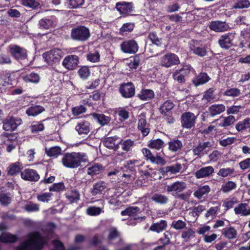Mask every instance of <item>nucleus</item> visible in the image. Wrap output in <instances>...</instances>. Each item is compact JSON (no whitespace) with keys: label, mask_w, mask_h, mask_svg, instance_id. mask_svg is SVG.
Wrapping results in <instances>:
<instances>
[{"label":"nucleus","mask_w":250,"mask_h":250,"mask_svg":"<svg viewBox=\"0 0 250 250\" xmlns=\"http://www.w3.org/2000/svg\"><path fill=\"white\" fill-rule=\"evenodd\" d=\"M87 161L86 154L82 152H67L63 154L61 162L62 165L69 168H76L81 166L82 163Z\"/></svg>","instance_id":"nucleus-1"},{"label":"nucleus","mask_w":250,"mask_h":250,"mask_svg":"<svg viewBox=\"0 0 250 250\" xmlns=\"http://www.w3.org/2000/svg\"><path fill=\"white\" fill-rule=\"evenodd\" d=\"M29 238L17 247V250H42L45 244L44 238L39 231L30 233Z\"/></svg>","instance_id":"nucleus-2"},{"label":"nucleus","mask_w":250,"mask_h":250,"mask_svg":"<svg viewBox=\"0 0 250 250\" xmlns=\"http://www.w3.org/2000/svg\"><path fill=\"white\" fill-rule=\"evenodd\" d=\"M70 36L74 41L84 42L89 39L90 33L89 29L86 26L78 25L71 29Z\"/></svg>","instance_id":"nucleus-3"},{"label":"nucleus","mask_w":250,"mask_h":250,"mask_svg":"<svg viewBox=\"0 0 250 250\" xmlns=\"http://www.w3.org/2000/svg\"><path fill=\"white\" fill-rule=\"evenodd\" d=\"M192 67L190 64H183L181 67L175 68L172 73V78L179 83H185L186 77L190 74Z\"/></svg>","instance_id":"nucleus-4"},{"label":"nucleus","mask_w":250,"mask_h":250,"mask_svg":"<svg viewBox=\"0 0 250 250\" xmlns=\"http://www.w3.org/2000/svg\"><path fill=\"white\" fill-rule=\"evenodd\" d=\"M63 56V52L60 49L54 48L43 53L44 61L49 65L53 66L58 63Z\"/></svg>","instance_id":"nucleus-5"},{"label":"nucleus","mask_w":250,"mask_h":250,"mask_svg":"<svg viewBox=\"0 0 250 250\" xmlns=\"http://www.w3.org/2000/svg\"><path fill=\"white\" fill-rule=\"evenodd\" d=\"M8 50L11 56L18 61L24 60L27 58V50L17 44H10L8 46Z\"/></svg>","instance_id":"nucleus-6"},{"label":"nucleus","mask_w":250,"mask_h":250,"mask_svg":"<svg viewBox=\"0 0 250 250\" xmlns=\"http://www.w3.org/2000/svg\"><path fill=\"white\" fill-rule=\"evenodd\" d=\"M142 152L146 161H149L152 164L164 166L166 164V160L161 156L160 153L154 155L151 150L147 148H143Z\"/></svg>","instance_id":"nucleus-7"},{"label":"nucleus","mask_w":250,"mask_h":250,"mask_svg":"<svg viewBox=\"0 0 250 250\" xmlns=\"http://www.w3.org/2000/svg\"><path fill=\"white\" fill-rule=\"evenodd\" d=\"M135 86L130 82L123 83L119 85L118 91L121 96L125 99L133 97L135 95Z\"/></svg>","instance_id":"nucleus-8"},{"label":"nucleus","mask_w":250,"mask_h":250,"mask_svg":"<svg viewBox=\"0 0 250 250\" xmlns=\"http://www.w3.org/2000/svg\"><path fill=\"white\" fill-rule=\"evenodd\" d=\"M2 123V128L4 130L12 132L15 130L22 123V121L19 117L11 116L5 118Z\"/></svg>","instance_id":"nucleus-9"},{"label":"nucleus","mask_w":250,"mask_h":250,"mask_svg":"<svg viewBox=\"0 0 250 250\" xmlns=\"http://www.w3.org/2000/svg\"><path fill=\"white\" fill-rule=\"evenodd\" d=\"M197 117L191 112L183 113L181 117V125L184 128L190 129L195 126Z\"/></svg>","instance_id":"nucleus-10"},{"label":"nucleus","mask_w":250,"mask_h":250,"mask_svg":"<svg viewBox=\"0 0 250 250\" xmlns=\"http://www.w3.org/2000/svg\"><path fill=\"white\" fill-rule=\"evenodd\" d=\"M236 34L235 32H228L221 36L218 40L220 46L225 49H229L233 46V41Z\"/></svg>","instance_id":"nucleus-11"},{"label":"nucleus","mask_w":250,"mask_h":250,"mask_svg":"<svg viewBox=\"0 0 250 250\" xmlns=\"http://www.w3.org/2000/svg\"><path fill=\"white\" fill-rule=\"evenodd\" d=\"M161 65L166 68L178 65L180 63L178 56L173 53H168L164 55L161 60Z\"/></svg>","instance_id":"nucleus-12"},{"label":"nucleus","mask_w":250,"mask_h":250,"mask_svg":"<svg viewBox=\"0 0 250 250\" xmlns=\"http://www.w3.org/2000/svg\"><path fill=\"white\" fill-rule=\"evenodd\" d=\"M120 46L121 50L127 54H135L139 49L138 44L134 39L125 40Z\"/></svg>","instance_id":"nucleus-13"},{"label":"nucleus","mask_w":250,"mask_h":250,"mask_svg":"<svg viewBox=\"0 0 250 250\" xmlns=\"http://www.w3.org/2000/svg\"><path fill=\"white\" fill-rule=\"evenodd\" d=\"M58 22V19L55 16H48L41 19L38 23L39 28L41 29H49L55 28Z\"/></svg>","instance_id":"nucleus-14"},{"label":"nucleus","mask_w":250,"mask_h":250,"mask_svg":"<svg viewBox=\"0 0 250 250\" xmlns=\"http://www.w3.org/2000/svg\"><path fill=\"white\" fill-rule=\"evenodd\" d=\"M115 7L120 14L125 16L131 15L134 11L133 4L132 2H118L116 3Z\"/></svg>","instance_id":"nucleus-15"},{"label":"nucleus","mask_w":250,"mask_h":250,"mask_svg":"<svg viewBox=\"0 0 250 250\" xmlns=\"http://www.w3.org/2000/svg\"><path fill=\"white\" fill-rule=\"evenodd\" d=\"M79 62V58L78 56L69 55L64 58L62 65L68 70H74L77 67Z\"/></svg>","instance_id":"nucleus-16"},{"label":"nucleus","mask_w":250,"mask_h":250,"mask_svg":"<svg viewBox=\"0 0 250 250\" xmlns=\"http://www.w3.org/2000/svg\"><path fill=\"white\" fill-rule=\"evenodd\" d=\"M21 178L24 181L36 182L39 181L40 176L36 170L28 168L21 172Z\"/></svg>","instance_id":"nucleus-17"},{"label":"nucleus","mask_w":250,"mask_h":250,"mask_svg":"<svg viewBox=\"0 0 250 250\" xmlns=\"http://www.w3.org/2000/svg\"><path fill=\"white\" fill-rule=\"evenodd\" d=\"M209 28L215 32H224L228 31L229 26L228 23L221 21H213L209 22Z\"/></svg>","instance_id":"nucleus-18"},{"label":"nucleus","mask_w":250,"mask_h":250,"mask_svg":"<svg viewBox=\"0 0 250 250\" xmlns=\"http://www.w3.org/2000/svg\"><path fill=\"white\" fill-rule=\"evenodd\" d=\"M190 48L193 53L198 56L204 57L207 55V47L201 41H193Z\"/></svg>","instance_id":"nucleus-19"},{"label":"nucleus","mask_w":250,"mask_h":250,"mask_svg":"<svg viewBox=\"0 0 250 250\" xmlns=\"http://www.w3.org/2000/svg\"><path fill=\"white\" fill-rule=\"evenodd\" d=\"M23 168L22 164L19 161L11 163L7 168V175L10 176H16L20 173L21 175Z\"/></svg>","instance_id":"nucleus-20"},{"label":"nucleus","mask_w":250,"mask_h":250,"mask_svg":"<svg viewBox=\"0 0 250 250\" xmlns=\"http://www.w3.org/2000/svg\"><path fill=\"white\" fill-rule=\"evenodd\" d=\"M186 183L182 181H176L170 185H167L166 190L168 192L177 194L178 193L184 190L186 188Z\"/></svg>","instance_id":"nucleus-21"},{"label":"nucleus","mask_w":250,"mask_h":250,"mask_svg":"<svg viewBox=\"0 0 250 250\" xmlns=\"http://www.w3.org/2000/svg\"><path fill=\"white\" fill-rule=\"evenodd\" d=\"M210 80V78L206 72H201L196 75L191 80V82L195 87L206 83Z\"/></svg>","instance_id":"nucleus-22"},{"label":"nucleus","mask_w":250,"mask_h":250,"mask_svg":"<svg viewBox=\"0 0 250 250\" xmlns=\"http://www.w3.org/2000/svg\"><path fill=\"white\" fill-rule=\"evenodd\" d=\"M142 210L141 208L138 207H129L126 208L125 209L122 210L121 212V214L122 216H129L132 217L134 220H136L140 218L137 213L141 212Z\"/></svg>","instance_id":"nucleus-23"},{"label":"nucleus","mask_w":250,"mask_h":250,"mask_svg":"<svg viewBox=\"0 0 250 250\" xmlns=\"http://www.w3.org/2000/svg\"><path fill=\"white\" fill-rule=\"evenodd\" d=\"M137 96L141 101H150L154 98L155 93L152 89L143 88L140 90Z\"/></svg>","instance_id":"nucleus-24"},{"label":"nucleus","mask_w":250,"mask_h":250,"mask_svg":"<svg viewBox=\"0 0 250 250\" xmlns=\"http://www.w3.org/2000/svg\"><path fill=\"white\" fill-rule=\"evenodd\" d=\"M240 38L238 47L241 49L247 48L250 40V31L248 29L243 30L240 32Z\"/></svg>","instance_id":"nucleus-25"},{"label":"nucleus","mask_w":250,"mask_h":250,"mask_svg":"<svg viewBox=\"0 0 250 250\" xmlns=\"http://www.w3.org/2000/svg\"><path fill=\"white\" fill-rule=\"evenodd\" d=\"M140 161L137 160H129L125 161L123 166L121 167L122 169H125L128 172L134 173L136 171V167L141 166Z\"/></svg>","instance_id":"nucleus-26"},{"label":"nucleus","mask_w":250,"mask_h":250,"mask_svg":"<svg viewBox=\"0 0 250 250\" xmlns=\"http://www.w3.org/2000/svg\"><path fill=\"white\" fill-rule=\"evenodd\" d=\"M214 169L212 166L203 167L197 170L195 176L197 179H201L211 175L214 172Z\"/></svg>","instance_id":"nucleus-27"},{"label":"nucleus","mask_w":250,"mask_h":250,"mask_svg":"<svg viewBox=\"0 0 250 250\" xmlns=\"http://www.w3.org/2000/svg\"><path fill=\"white\" fill-rule=\"evenodd\" d=\"M167 227V223L165 220H161L155 223H153L149 228L152 231L160 233L165 230Z\"/></svg>","instance_id":"nucleus-28"},{"label":"nucleus","mask_w":250,"mask_h":250,"mask_svg":"<svg viewBox=\"0 0 250 250\" xmlns=\"http://www.w3.org/2000/svg\"><path fill=\"white\" fill-rule=\"evenodd\" d=\"M22 80L26 83H38L41 80V77L39 74L35 72H31L23 75L21 76Z\"/></svg>","instance_id":"nucleus-29"},{"label":"nucleus","mask_w":250,"mask_h":250,"mask_svg":"<svg viewBox=\"0 0 250 250\" xmlns=\"http://www.w3.org/2000/svg\"><path fill=\"white\" fill-rule=\"evenodd\" d=\"M147 146L150 149L160 150L163 149L166 146V144L163 140L158 138L149 140L147 143Z\"/></svg>","instance_id":"nucleus-30"},{"label":"nucleus","mask_w":250,"mask_h":250,"mask_svg":"<svg viewBox=\"0 0 250 250\" xmlns=\"http://www.w3.org/2000/svg\"><path fill=\"white\" fill-rule=\"evenodd\" d=\"M212 146V144L209 141L199 143L198 145L193 149V152L194 155L199 156L203 155L204 151L207 148H210Z\"/></svg>","instance_id":"nucleus-31"},{"label":"nucleus","mask_w":250,"mask_h":250,"mask_svg":"<svg viewBox=\"0 0 250 250\" xmlns=\"http://www.w3.org/2000/svg\"><path fill=\"white\" fill-rule=\"evenodd\" d=\"M104 168L102 164L95 163L88 165L87 173L88 175L93 176L102 172Z\"/></svg>","instance_id":"nucleus-32"},{"label":"nucleus","mask_w":250,"mask_h":250,"mask_svg":"<svg viewBox=\"0 0 250 250\" xmlns=\"http://www.w3.org/2000/svg\"><path fill=\"white\" fill-rule=\"evenodd\" d=\"M168 149L172 152L180 151L183 147L182 142L178 139H173L168 142Z\"/></svg>","instance_id":"nucleus-33"},{"label":"nucleus","mask_w":250,"mask_h":250,"mask_svg":"<svg viewBox=\"0 0 250 250\" xmlns=\"http://www.w3.org/2000/svg\"><path fill=\"white\" fill-rule=\"evenodd\" d=\"M91 115L93 118L102 126L107 125L111 120L110 117L103 113H93Z\"/></svg>","instance_id":"nucleus-34"},{"label":"nucleus","mask_w":250,"mask_h":250,"mask_svg":"<svg viewBox=\"0 0 250 250\" xmlns=\"http://www.w3.org/2000/svg\"><path fill=\"white\" fill-rule=\"evenodd\" d=\"M151 200L155 203L164 205L167 204L168 202V198L165 195L160 193H155L151 197Z\"/></svg>","instance_id":"nucleus-35"},{"label":"nucleus","mask_w":250,"mask_h":250,"mask_svg":"<svg viewBox=\"0 0 250 250\" xmlns=\"http://www.w3.org/2000/svg\"><path fill=\"white\" fill-rule=\"evenodd\" d=\"M222 235L228 239H234L237 237V232L236 229L231 226L224 228L222 231Z\"/></svg>","instance_id":"nucleus-36"},{"label":"nucleus","mask_w":250,"mask_h":250,"mask_svg":"<svg viewBox=\"0 0 250 250\" xmlns=\"http://www.w3.org/2000/svg\"><path fill=\"white\" fill-rule=\"evenodd\" d=\"M45 111V108L39 105H32L28 107L26 110V114L28 116H36Z\"/></svg>","instance_id":"nucleus-37"},{"label":"nucleus","mask_w":250,"mask_h":250,"mask_svg":"<svg viewBox=\"0 0 250 250\" xmlns=\"http://www.w3.org/2000/svg\"><path fill=\"white\" fill-rule=\"evenodd\" d=\"M248 206L247 203H240L234 209L236 214H241L242 216H246L250 215V208L247 209Z\"/></svg>","instance_id":"nucleus-38"},{"label":"nucleus","mask_w":250,"mask_h":250,"mask_svg":"<svg viewBox=\"0 0 250 250\" xmlns=\"http://www.w3.org/2000/svg\"><path fill=\"white\" fill-rule=\"evenodd\" d=\"M225 106L223 104H214L208 108L210 116L214 117L220 114L225 110Z\"/></svg>","instance_id":"nucleus-39"},{"label":"nucleus","mask_w":250,"mask_h":250,"mask_svg":"<svg viewBox=\"0 0 250 250\" xmlns=\"http://www.w3.org/2000/svg\"><path fill=\"white\" fill-rule=\"evenodd\" d=\"M210 191V188L208 185H204L199 187L197 189L194 191L193 195L194 197L201 199L205 195H207Z\"/></svg>","instance_id":"nucleus-40"},{"label":"nucleus","mask_w":250,"mask_h":250,"mask_svg":"<svg viewBox=\"0 0 250 250\" xmlns=\"http://www.w3.org/2000/svg\"><path fill=\"white\" fill-rule=\"evenodd\" d=\"M45 153L49 157L57 158L62 155V148L58 146L51 147L50 148H45Z\"/></svg>","instance_id":"nucleus-41"},{"label":"nucleus","mask_w":250,"mask_h":250,"mask_svg":"<svg viewBox=\"0 0 250 250\" xmlns=\"http://www.w3.org/2000/svg\"><path fill=\"white\" fill-rule=\"evenodd\" d=\"M90 124L87 122H82L78 123L75 129L79 134H87L90 131Z\"/></svg>","instance_id":"nucleus-42"},{"label":"nucleus","mask_w":250,"mask_h":250,"mask_svg":"<svg viewBox=\"0 0 250 250\" xmlns=\"http://www.w3.org/2000/svg\"><path fill=\"white\" fill-rule=\"evenodd\" d=\"M235 128L238 132H243L247 129H249L250 132V118L247 117L244 120L239 122L235 125Z\"/></svg>","instance_id":"nucleus-43"},{"label":"nucleus","mask_w":250,"mask_h":250,"mask_svg":"<svg viewBox=\"0 0 250 250\" xmlns=\"http://www.w3.org/2000/svg\"><path fill=\"white\" fill-rule=\"evenodd\" d=\"M119 144L121 145L122 149L126 152L132 150L133 147L135 146V142L130 139H127L125 140H121Z\"/></svg>","instance_id":"nucleus-44"},{"label":"nucleus","mask_w":250,"mask_h":250,"mask_svg":"<svg viewBox=\"0 0 250 250\" xmlns=\"http://www.w3.org/2000/svg\"><path fill=\"white\" fill-rule=\"evenodd\" d=\"M174 103L171 100H168L161 105L159 108V110L161 114L170 112H171V110L174 108Z\"/></svg>","instance_id":"nucleus-45"},{"label":"nucleus","mask_w":250,"mask_h":250,"mask_svg":"<svg viewBox=\"0 0 250 250\" xmlns=\"http://www.w3.org/2000/svg\"><path fill=\"white\" fill-rule=\"evenodd\" d=\"M106 186L105 182L99 181L93 185L92 190V194L93 195H96L101 194L102 192L106 188Z\"/></svg>","instance_id":"nucleus-46"},{"label":"nucleus","mask_w":250,"mask_h":250,"mask_svg":"<svg viewBox=\"0 0 250 250\" xmlns=\"http://www.w3.org/2000/svg\"><path fill=\"white\" fill-rule=\"evenodd\" d=\"M21 4L23 6L32 9H38L40 6V3L37 0H21Z\"/></svg>","instance_id":"nucleus-47"},{"label":"nucleus","mask_w":250,"mask_h":250,"mask_svg":"<svg viewBox=\"0 0 250 250\" xmlns=\"http://www.w3.org/2000/svg\"><path fill=\"white\" fill-rule=\"evenodd\" d=\"M80 193L76 190H71L65 193L66 198L71 203L77 202L80 200Z\"/></svg>","instance_id":"nucleus-48"},{"label":"nucleus","mask_w":250,"mask_h":250,"mask_svg":"<svg viewBox=\"0 0 250 250\" xmlns=\"http://www.w3.org/2000/svg\"><path fill=\"white\" fill-rule=\"evenodd\" d=\"M236 188L237 184L235 182L231 181H229L222 186L221 190L223 193H227L236 189Z\"/></svg>","instance_id":"nucleus-49"},{"label":"nucleus","mask_w":250,"mask_h":250,"mask_svg":"<svg viewBox=\"0 0 250 250\" xmlns=\"http://www.w3.org/2000/svg\"><path fill=\"white\" fill-rule=\"evenodd\" d=\"M18 240V237L10 233L6 234H1L0 235V242L3 243H14Z\"/></svg>","instance_id":"nucleus-50"},{"label":"nucleus","mask_w":250,"mask_h":250,"mask_svg":"<svg viewBox=\"0 0 250 250\" xmlns=\"http://www.w3.org/2000/svg\"><path fill=\"white\" fill-rule=\"evenodd\" d=\"M121 170L122 172H121V174L120 176V178H118V179H120L122 181H123L126 184H129L131 182L133 179V176L134 173L131 172H128L125 169H122Z\"/></svg>","instance_id":"nucleus-51"},{"label":"nucleus","mask_w":250,"mask_h":250,"mask_svg":"<svg viewBox=\"0 0 250 250\" xmlns=\"http://www.w3.org/2000/svg\"><path fill=\"white\" fill-rule=\"evenodd\" d=\"M78 73L83 80H86L90 76V71L88 66L84 65L81 67L78 71Z\"/></svg>","instance_id":"nucleus-52"},{"label":"nucleus","mask_w":250,"mask_h":250,"mask_svg":"<svg viewBox=\"0 0 250 250\" xmlns=\"http://www.w3.org/2000/svg\"><path fill=\"white\" fill-rule=\"evenodd\" d=\"M141 54H137L134 57H130V62L128 64V67L131 69H136L138 67L140 61Z\"/></svg>","instance_id":"nucleus-53"},{"label":"nucleus","mask_w":250,"mask_h":250,"mask_svg":"<svg viewBox=\"0 0 250 250\" xmlns=\"http://www.w3.org/2000/svg\"><path fill=\"white\" fill-rule=\"evenodd\" d=\"M65 189V187L64 183L62 182L54 183L49 188L50 192H60L63 191Z\"/></svg>","instance_id":"nucleus-54"},{"label":"nucleus","mask_w":250,"mask_h":250,"mask_svg":"<svg viewBox=\"0 0 250 250\" xmlns=\"http://www.w3.org/2000/svg\"><path fill=\"white\" fill-rule=\"evenodd\" d=\"M135 27V24L132 22H126L124 23L119 29L120 34L123 35L127 32H131L133 31Z\"/></svg>","instance_id":"nucleus-55"},{"label":"nucleus","mask_w":250,"mask_h":250,"mask_svg":"<svg viewBox=\"0 0 250 250\" xmlns=\"http://www.w3.org/2000/svg\"><path fill=\"white\" fill-rule=\"evenodd\" d=\"M118 139L119 137L117 136L107 137L104 141V144L106 147L111 149L115 147V143Z\"/></svg>","instance_id":"nucleus-56"},{"label":"nucleus","mask_w":250,"mask_h":250,"mask_svg":"<svg viewBox=\"0 0 250 250\" xmlns=\"http://www.w3.org/2000/svg\"><path fill=\"white\" fill-rule=\"evenodd\" d=\"M235 118L233 115H229L225 117L223 122L220 124L221 127H226L234 124L236 122Z\"/></svg>","instance_id":"nucleus-57"},{"label":"nucleus","mask_w":250,"mask_h":250,"mask_svg":"<svg viewBox=\"0 0 250 250\" xmlns=\"http://www.w3.org/2000/svg\"><path fill=\"white\" fill-rule=\"evenodd\" d=\"M65 2L70 8L75 9L83 5L84 0H66Z\"/></svg>","instance_id":"nucleus-58"},{"label":"nucleus","mask_w":250,"mask_h":250,"mask_svg":"<svg viewBox=\"0 0 250 250\" xmlns=\"http://www.w3.org/2000/svg\"><path fill=\"white\" fill-rule=\"evenodd\" d=\"M250 6V2L248 0H238L232 6L233 9H243Z\"/></svg>","instance_id":"nucleus-59"},{"label":"nucleus","mask_w":250,"mask_h":250,"mask_svg":"<svg viewBox=\"0 0 250 250\" xmlns=\"http://www.w3.org/2000/svg\"><path fill=\"white\" fill-rule=\"evenodd\" d=\"M102 212V209L100 207L91 206L88 207L86 209V213L90 216H98Z\"/></svg>","instance_id":"nucleus-60"},{"label":"nucleus","mask_w":250,"mask_h":250,"mask_svg":"<svg viewBox=\"0 0 250 250\" xmlns=\"http://www.w3.org/2000/svg\"><path fill=\"white\" fill-rule=\"evenodd\" d=\"M53 194L51 192H44L42 194L38 195L37 199L38 201L43 203H48L51 200V197Z\"/></svg>","instance_id":"nucleus-61"},{"label":"nucleus","mask_w":250,"mask_h":250,"mask_svg":"<svg viewBox=\"0 0 250 250\" xmlns=\"http://www.w3.org/2000/svg\"><path fill=\"white\" fill-rule=\"evenodd\" d=\"M120 234L117 229L115 228H112L109 230V234L107 236L108 244H111L112 241L119 237Z\"/></svg>","instance_id":"nucleus-62"},{"label":"nucleus","mask_w":250,"mask_h":250,"mask_svg":"<svg viewBox=\"0 0 250 250\" xmlns=\"http://www.w3.org/2000/svg\"><path fill=\"white\" fill-rule=\"evenodd\" d=\"M240 90L237 88H231L227 89L224 93V95L229 97H235L240 95Z\"/></svg>","instance_id":"nucleus-63"},{"label":"nucleus","mask_w":250,"mask_h":250,"mask_svg":"<svg viewBox=\"0 0 250 250\" xmlns=\"http://www.w3.org/2000/svg\"><path fill=\"white\" fill-rule=\"evenodd\" d=\"M87 60L90 62H97L100 61V55L97 51H94L93 53L90 52L86 55Z\"/></svg>","instance_id":"nucleus-64"}]
</instances>
